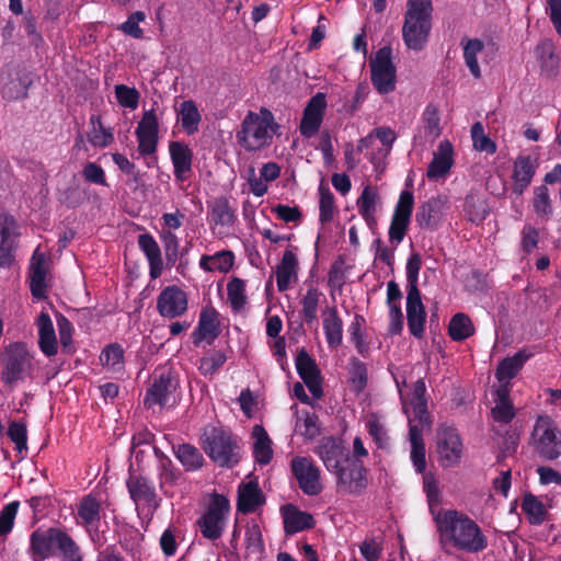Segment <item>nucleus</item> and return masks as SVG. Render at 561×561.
I'll return each mask as SVG.
<instances>
[{"instance_id": "0e129e2a", "label": "nucleus", "mask_w": 561, "mask_h": 561, "mask_svg": "<svg viewBox=\"0 0 561 561\" xmlns=\"http://www.w3.org/2000/svg\"><path fill=\"white\" fill-rule=\"evenodd\" d=\"M114 93L117 103L125 108L136 110L139 104L140 93L137 89L130 88L125 84H116L114 87Z\"/></svg>"}, {"instance_id": "6e6552de", "label": "nucleus", "mask_w": 561, "mask_h": 561, "mask_svg": "<svg viewBox=\"0 0 561 561\" xmlns=\"http://www.w3.org/2000/svg\"><path fill=\"white\" fill-rule=\"evenodd\" d=\"M371 82L380 94H388L396 89L397 69L392 62L390 47L380 48L370 59Z\"/></svg>"}, {"instance_id": "6ab92c4d", "label": "nucleus", "mask_w": 561, "mask_h": 561, "mask_svg": "<svg viewBox=\"0 0 561 561\" xmlns=\"http://www.w3.org/2000/svg\"><path fill=\"white\" fill-rule=\"evenodd\" d=\"M62 530L49 528L35 530L31 535V551L34 561H44L56 552Z\"/></svg>"}, {"instance_id": "a878e982", "label": "nucleus", "mask_w": 561, "mask_h": 561, "mask_svg": "<svg viewBox=\"0 0 561 561\" xmlns=\"http://www.w3.org/2000/svg\"><path fill=\"white\" fill-rule=\"evenodd\" d=\"M35 325L37 328V343L41 352L47 357L57 355L58 340L50 316L42 311L35 320Z\"/></svg>"}, {"instance_id": "4468645a", "label": "nucleus", "mask_w": 561, "mask_h": 561, "mask_svg": "<svg viewBox=\"0 0 561 561\" xmlns=\"http://www.w3.org/2000/svg\"><path fill=\"white\" fill-rule=\"evenodd\" d=\"M333 473L337 477V488L342 492L356 494L366 488L365 470L357 461L350 459Z\"/></svg>"}, {"instance_id": "4d7b16f0", "label": "nucleus", "mask_w": 561, "mask_h": 561, "mask_svg": "<svg viewBox=\"0 0 561 561\" xmlns=\"http://www.w3.org/2000/svg\"><path fill=\"white\" fill-rule=\"evenodd\" d=\"M463 211L467 218L472 222L482 221L488 214L484 199L472 192L465 198Z\"/></svg>"}, {"instance_id": "e2e57ef3", "label": "nucleus", "mask_w": 561, "mask_h": 561, "mask_svg": "<svg viewBox=\"0 0 561 561\" xmlns=\"http://www.w3.org/2000/svg\"><path fill=\"white\" fill-rule=\"evenodd\" d=\"M471 139L473 148L481 152L493 154L496 152V145L484 133L483 125L477 122L471 127Z\"/></svg>"}, {"instance_id": "09e8293b", "label": "nucleus", "mask_w": 561, "mask_h": 561, "mask_svg": "<svg viewBox=\"0 0 561 561\" xmlns=\"http://www.w3.org/2000/svg\"><path fill=\"white\" fill-rule=\"evenodd\" d=\"M295 433L306 439H313L320 433L318 417L308 410L296 411Z\"/></svg>"}, {"instance_id": "b1692460", "label": "nucleus", "mask_w": 561, "mask_h": 561, "mask_svg": "<svg viewBox=\"0 0 561 561\" xmlns=\"http://www.w3.org/2000/svg\"><path fill=\"white\" fill-rule=\"evenodd\" d=\"M299 261L295 249L289 248L283 253L280 262L275 270L278 291H286L298 280Z\"/></svg>"}, {"instance_id": "5701e85b", "label": "nucleus", "mask_w": 561, "mask_h": 561, "mask_svg": "<svg viewBox=\"0 0 561 561\" xmlns=\"http://www.w3.org/2000/svg\"><path fill=\"white\" fill-rule=\"evenodd\" d=\"M16 236L14 218L0 210V267H9L12 264Z\"/></svg>"}, {"instance_id": "49530a36", "label": "nucleus", "mask_w": 561, "mask_h": 561, "mask_svg": "<svg viewBox=\"0 0 561 561\" xmlns=\"http://www.w3.org/2000/svg\"><path fill=\"white\" fill-rule=\"evenodd\" d=\"M174 390V386L169 375H161L154 380L153 385L149 388L145 404L152 407L156 404L164 405L168 402L169 394Z\"/></svg>"}, {"instance_id": "a211bd4d", "label": "nucleus", "mask_w": 561, "mask_h": 561, "mask_svg": "<svg viewBox=\"0 0 561 561\" xmlns=\"http://www.w3.org/2000/svg\"><path fill=\"white\" fill-rule=\"evenodd\" d=\"M455 163V152L453 144L445 139L442 140L433 152V159L428 164L426 176L431 181L445 179Z\"/></svg>"}, {"instance_id": "72a5a7b5", "label": "nucleus", "mask_w": 561, "mask_h": 561, "mask_svg": "<svg viewBox=\"0 0 561 561\" xmlns=\"http://www.w3.org/2000/svg\"><path fill=\"white\" fill-rule=\"evenodd\" d=\"M138 245L148 260L150 277L153 279L160 277L163 270V261L158 242L151 234L144 233L138 237Z\"/></svg>"}, {"instance_id": "f3484780", "label": "nucleus", "mask_w": 561, "mask_h": 561, "mask_svg": "<svg viewBox=\"0 0 561 561\" xmlns=\"http://www.w3.org/2000/svg\"><path fill=\"white\" fill-rule=\"evenodd\" d=\"M126 485L138 511H152L157 507L156 491L148 479L130 473Z\"/></svg>"}, {"instance_id": "cd10ccee", "label": "nucleus", "mask_w": 561, "mask_h": 561, "mask_svg": "<svg viewBox=\"0 0 561 561\" xmlns=\"http://www.w3.org/2000/svg\"><path fill=\"white\" fill-rule=\"evenodd\" d=\"M407 317L411 334L421 337L424 332L426 313L421 300L419 289L408 290L407 296Z\"/></svg>"}, {"instance_id": "a18cd8bd", "label": "nucleus", "mask_w": 561, "mask_h": 561, "mask_svg": "<svg viewBox=\"0 0 561 561\" xmlns=\"http://www.w3.org/2000/svg\"><path fill=\"white\" fill-rule=\"evenodd\" d=\"M101 504L100 501L92 496H84L78 505V524L84 527H94L101 518Z\"/></svg>"}, {"instance_id": "680f3d73", "label": "nucleus", "mask_w": 561, "mask_h": 561, "mask_svg": "<svg viewBox=\"0 0 561 561\" xmlns=\"http://www.w3.org/2000/svg\"><path fill=\"white\" fill-rule=\"evenodd\" d=\"M533 207L537 216L542 219H548L552 215V203L549 191L545 185H540L534 190Z\"/></svg>"}, {"instance_id": "20e7f679", "label": "nucleus", "mask_w": 561, "mask_h": 561, "mask_svg": "<svg viewBox=\"0 0 561 561\" xmlns=\"http://www.w3.org/2000/svg\"><path fill=\"white\" fill-rule=\"evenodd\" d=\"M431 0H408L402 38L409 49L421 50L427 43L432 28Z\"/></svg>"}, {"instance_id": "9b49d317", "label": "nucleus", "mask_w": 561, "mask_h": 561, "mask_svg": "<svg viewBox=\"0 0 561 561\" xmlns=\"http://www.w3.org/2000/svg\"><path fill=\"white\" fill-rule=\"evenodd\" d=\"M159 118L154 110L145 111L135 130L139 153L153 154L158 146Z\"/></svg>"}, {"instance_id": "8fccbe9b", "label": "nucleus", "mask_w": 561, "mask_h": 561, "mask_svg": "<svg viewBox=\"0 0 561 561\" xmlns=\"http://www.w3.org/2000/svg\"><path fill=\"white\" fill-rule=\"evenodd\" d=\"M88 140L92 146L99 148H105L114 140L112 130L103 126L101 117L98 115H92L90 118Z\"/></svg>"}, {"instance_id": "aec40b11", "label": "nucleus", "mask_w": 561, "mask_h": 561, "mask_svg": "<svg viewBox=\"0 0 561 561\" xmlns=\"http://www.w3.org/2000/svg\"><path fill=\"white\" fill-rule=\"evenodd\" d=\"M316 454L323 461L325 468L333 472L341 468L351 458L348 457L342 442L334 437H323L316 448Z\"/></svg>"}, {"instance_id": "338daca9", "label": "nucleus", "mask_w": 561, "mask_h": 561, "mask_svg": "<svg viewBox=\"0 0 561 561\" xmlns=\"http://www.w3.org/2000/svg\"><path fill=\"white\" fill-rule=\"evenodd\" d=\"M319 219L322 224L333 220L335 213L334 196L329 188L320 186L319 188Z\"/></svg>"}, {"instance_id": "ddd939ff", "label": "nucleus", "mask_w": 561, "mask_h": 561, "mask_svg": "<svg viewBox=\"0 0 561 561\" xmlns=\"http://www.w3.org/2000/svg\"><path fill=\"white\" fill-rule=\"evenodd\" d=\"M327 108V96L322 92L314 94L307 103L300 122V134L306 138L313 137L320 129Z\"/></svg>"}, {"instance_id": "2f4dec72", "label": "nucleus", "mask_w": 561, "mask_h": 561, "mask_svg": "<svg viewBox=\"0 0 561 561\" xmlns=\"http://www.w3.org/2000/svg\"><path fill=\"white\" fill-rule=\"evenodd\" d=\"M442 134L439 111L435 105L428 104L421 117L415 139L434 141Z\"/></svg>"}, {"instance_id": "774afa93", "label": "nucleus", "mask_w": 561, "mask_h": 561, "mask_svg": "<svg viewBox=\"0 0 561 561\" xmlns=\"http://www.w3.org/2000/svg\"><path fill=\"white\" fill-rule=\"evenodd\" d=\"M536 51L541 69L549 75L552 73L558 67V57L553 51V45L550 42H543L537 46Z\"/></svg>"}, {"instance_id": "6e6d98bb", "label": "nucleus", "mask_w": 561, "mask_h": 561, "mask_svg": "<svg viewBox=\"0 0 561 561\" xmlns=\"http://www.w3.org/2000/svg\"><path fill=\"white\" fill-rule=\"evenodd\" d=\"M101 364L112 373H121L124 368V351L118 344L107 345L100 355Z\"/></svg>"}, {"instance_id": "864d4df0", "label": "nucleus", "mask_w": 561, "mask_h": 561, "mask_svg": "<svg viewBox=\"0 0 561 561\" xmlns=\"http://www.w3.org/2000/svg\"><path fill=\"white\" fill-rule=\"evenodd\" d=\"M374 137L378 138L382 144L383 148L379 149L378 157L369 156L370 162L375 165L376 169H379L383 165L385 158L389 154L391 147L396 140V133L388 127H379L374 131Z\"/></svg>"}, {"instance_id": "dca6fc26", "label": "nucleus", "mask_w": 561, "mask_h": 561, "mask_svg": "<svg viewBox=\"0 0 561 561\" xmlns=\"http://www.w3.org/2000/svg\"><path fill=\"white\" fill-rule=\"evenodd\" d=\"M426 387L422 379L414 382L412 391L409 394H404L400 389L402 404L405 414L410 417L411 414L417 420V424L422 427L428 425V416L426 412V399H425Z\"/></svg>"}, {"instance_id": "7c9ffc66", "label": "nucleus", "mask_w": 561, "mask_h": 561, "mask_svg": "<svg viewBox=\"0 0 561 561\" xmlns=\"http://www.w3.org/2000/svg\"><path fill=\"white\" fill-rule=\"evenodd\" d=\"M447 207V198L445 196H435L424 203L417 214L416 221L421 227L430 228L436 226Z\"/></svg>"}, {"instance_id": "f8f14e48", "label": "nucleus", "mask_w": 561, "mask_h": 561, "mask_svg": "<svg viewBox=\"0 0 561 561\" xmlns=\"http://www.w3.org/2000/svg\"><path fill=\"white\" fill-rule=\"evenodd\" d=\"M236 214L226 197L215 198L209 205L208 222L214 234L222 238L230 233Z\"/></svg>"}, {"instance_id": "f03ea898", "label": "nucleus", "mask_w": 561, "mask_h": 561, "mask_svg": "<svg viewBox=\"0 0 561 561\" xmlns=\"http://www.w3.org/2000/svg\"><path fill=\"white\" fill-rule=\"evenodd\" d=\"M37 370L38 360L25 343L13 342L0 354V378L4 385L32 382Z\"/></svg>"}, {"instance_id": "c756f323", "label": "nucleus", "mask_w": 561, "mask_h": 561, "mask_svg": "<svg viewBox=\"0 0 561 561\" xmlns=\"http://www.w3.org/2000/svg\"><path fill=\"white\" fill-rule=\"evenodd\" d=\"M536 161L529 156H518L513 164V192L522 195L530 185L536 172Z\"/></svg>"}, {"instance_id": "c9c22d12", "label": "nucleus", "mask_w": 561, "mask_h": 561, "mask_svg": "<svg viewBox=\"0 0 561 561\" xmlns=\"http://www.w3.org/2000/svg\"><path fill=\"white\" fill-rule=\"evenodd\" d=\"M218 334V312L214 308L202 310L197 328L193 333V342L198 345L203 341H213Z\"/></svg>"}, {"instance_id": "473e14b6", "label": "nucleus", "mask_w": 561, "mask_h": 561, "mask_svg": "<svg viewBox=\"0 0 561 561\" xmlns=\"http://www.w3.org/2000/svg\"><path fill=\"white\" fill-rule=\"evenodd\" d=\"M176 119L185 134L192 136L199 129L202 114L193 100H185L175 107Z\"/></svg>"}, {"instance_id": "79ce46f5", "label": "nucleus", "mask_w": 561, "mask_h": 561, "mask_svg": "<svg viewBox=\"0 0 561 561\" xmlns=\"http://www.w3.org/2000/svg\"><path fill=\"white\" fill-rule=\"evenodd\" d=\"M253 455L260 465H267L273 458L272 440L265 428L256 424L252 428Z\"/></svg>"}, {"instance_id": "a19ab883", "label": "nucleus", "mask_w": 561, "mask_h": 561, "mask_svg": "<svg viewBox=\"0 0 561 561\" xmlns=\"http://www.w3.org/2000/svg\"><path fill=\"white\" fill-rule=\"evenodd\" d=\"M234 264V254L229 250L218 251L215 254L201 256L198 266L206 273H228Z\"/></svg>"}, {"instance_id": "393cba45", "label": "nucleus", "mask_w": 561, "mask_h": 561, "mask_svg": "<svg viewBox=\"0 0 561 561\" xmlns=\"http://www.w3.org/2000/svg\"><path fill=\"white\" fill-rule=\"evenodd\" d=\"M463 60L470 73L479 79L481 77L480 62H486L490 56L491 46L485 45L478 38H463L461 41Z\"/></svg>"}, {"instance_id": "bf43d9fd", "label": "nucleus", "mask_w": 561, "mask_h": 561, "mask_svg": "<svg viewBox=\"0 0 561 561\" xmlns=\"http://www.w3.org/2000/svg\"><path fill=\"white\" fill-rule=\"evenodd\" d=\"M322 293L314 287L308 288L301 299V312L307 323H312L317 320L318 306Z\"/></svg>"}, {"instance_id": "e433bc0d", "label": "nucleus", "mask_w": 561, "mask_h": 561, "mask_svg": "<svg viewBox=\"0 0 561 561\" xmlns=\"http://www.w3.org/2000/svg\"><path fill=\"white\" fill-rule=\"evenodd\" d=\"M321 318L327 343L331 347H337L343 340V321L336 308L327 307L323 309Z\"/></svg>"}, {"instance_id": "1a4fd4ad", "label": "nucleus", "mask_w": 561, "mask_h": 561, "mask_svg": "<svg viewBox=\"0 0 561 561\" xmlns=\"http://www.w3.org/2000/svg\"><path fill=\"white\" fill-rule=\"evenodd\" d=\"M290 468L299 488L307 495H318L323 485L320 469L313 460L304 456H296L290 461Z\"/></svg>"}, {"instance_id": "ea45409f", "label": "nucleus", "mask_w": 561, "mask_h": 561, "mask_svg": "<svg viewBox=\"0 0 561 561\" xmlns=\"http://www.w3.org/2000/svg\"><path fill=\"white\" fill-rule=\"evenodd\" d=\"M529 356L525 351H519L513 356L504 358L495 371L499 386H506L510 389V381L518 374Z\"/></svg>"}, {"instance_id": "412c9836", "label": "nucleus", "mask_w": 561, "mask_h": 561, "mask_svg": "<svg viewBox=\"0 0 561 561\" xmlns=\"http://www.w3.org/2000/svg\"><path fill=\"white\" fill-rule=\"evenodd\" d=\"M437 453L443 466H454L459 461L462 455V443L455 430L445 428L438 433Z\"/></svg>"}, {"instance_id": "7ed1b4c3", "label": "nucleus", "mask_w": 561, "mask_h": 561, "mask_svg": "<svg viewBox=\"0 0 561 561\" xmlns=\"http://www.w3.org/2000/svg\"><path fill=\"white\" fill-rule=\"evenodd\" d=\"M278 127L270 110L250 111L237 131V140L245 151H260L272 144Z\"/></svg>"}, {"instance_id": "39448f33", "label": "nucleus", "mask_w": 561, "mask_h": 561, "mask_svg": "<svg viewBox=\"0 0 561 561\" xmlns=\"http://www.w3.org/2000/svg\"><path fill=\"white\" fill-rule=\"evenodd\" d=\"M202 445L205 453L219 466L230 467L237 462V446L225 430L215 426L205 427Z\"/></svg>"}, {"instance_id": "f257e3e1", "label": "nucleus", "mask_w": 561, "mask_h": 561, "mask_svg": "<svg viewBox=\"0 0 561 561\" xmlns=\"http://www.w3.org/2000/svg\"><path fill=\"white\" fill-rule=\"evenodd\" d=\"M434 520L443 547L450 543L459 550L477 553L488 546V539L479 525L463 513L455 510H439Z\"/></svg>"}, {"instance_id": "603ef678", "label": "nucleus", "mask_w": 561, "mask_h": 561, "mask_svg": "<svg viewBox=\"0 0 561 561\" xmlns=\"http://www.w3.org/2000/svg\"><path fill=\"white\" fill-rule=\"evenodd\" d=\"M0 89L4 98L14 100L25 94L26 85L18 72L8 71L0 75Z\"/></svg>"}, {"instance_id": "4c0bfd02", "label": "nucleus", "mask_w": 561, "mask_h": 561, "mask_svg": "<svg viewBox=\"0 0 561 561\" xmlns=\"http://www.w3.org/2000/svg\"><path fill=\"white\" fill-rule=\"evenodd\" d=\"M265 502L264 495L254 481L242 483L238 490V510L249 514Z\"/></svg>"}, {"instance_id": "2eb2a0df", "label": "nucleus", "mask_w": 561, "mask_h": 561, "mask_svg": "<svg viewBox=\"0 0 561 561\" xmlns=\"http://www.w3.org/2000/svg\"><path fill=\"white\" fill-rule=\"evenodd\" d=\"M187 296L180 287L172 285L165 287L158 296L157 310L160 316L173 319L187 310Z\"/></svg>"}, {"instance_id": "58836bf2", "label": "nucleus", "mask_w": 561, "mask_h": 561, "mask_svg": "<svg viewBox=\"0 0 561 561\" xmlns=\"http://www.w3.org/2000/svg\"><path fill=\"white\" fill-rule=\"evenodd\" d=\"M494 407L492 416L496 422L508 423L515 416L513 403L510 399V389L506 386H499L492 391Z\"/></svg>"}, {"instance_id": "9d476101", "label": "nucleus", "mask_w": 561, "mask_h": 561, "mask_svg": "<svg viewBox=\"0 0 561 561\" xmlns=\"http://www.w3.org/2000/svg\"><path fill=\"white\" fill-rule=\"evenodd\" d=\"M413 205V194L409 191H402L389 227L388 233L391 243L397 245L403 240L412 215Z\"/></svg>"}, {"instance_id": "4be33fe9", "label": "nucleus", "mask_w": 561, "mask_h": 561, "mask_svg": "<svg viewBox=\"0 0 561 561\" xmlns=\"http://www.w3.org/2000/svg\"><path fill=\"white\" fill-rule=\"evenodd\" d=\"M169 154L173 165V174L176 181L184 182L192 174L193 151L188 145L182 141H170Z\"/></svg>"}, {"instance_id": "de8ad7c7", "label": "nucleus", "mask_w": 561, "mask_h": 561, "mask_svg": "<svg viewBox=\"0 0 561 561\" xmlns=\"http://www.w3.org/2000/svg\"><path fill=\"white\" fill-rule=\"evenodd\" d=\"M227 299L232 311L244 310L248 304L247 282L237 276L231 277L227 283Z\"/></svg>"}, {"instance_id": "c85d7f7f", "label": "nucleus", "mask_w": 561, "mask_h": 561, "mask_svg": "<svg viewBox=\"0 0 561 561\" xmlns=\"http://www.w3.org/2000/svg\"><path fill=\"white\" fill-rule=\"evenodd\" d=\"M296 368L312 396L319 399L322 394L319 370L314 360L307 352L301 351L296 358Z\"/></svg>"}, {"instance_id": "bb28decb", "label": "nucleus", "mask_w": 561, "mask_h": 561, "mask_svg": "<svg viewBox=\"0 0 561 561\" xmlns=\"http://www.w3.org/2000/svg\"><path fill=\"white\" fill-rule=\"evenodd\" d=\"M47 270L48 267L46 255L37 248L33 253L30 265V287L32 295L38 299L46 296Z\"/></svg>"}, {"instance_id": "13d9d810", "label": "nucleus", "mask_w": 561, "mask_h": 561, "mask_svg": "<svg viewBox=\"0 0 561 561\" xmlns=\"http://www.w3.org/2000/svg\"><path fill=\"white\" fill-rule=\"evenodd\" d=\"M522 510L527 515V518L531 524H541L545 519L546 507L542 502L533 494H526L524 496Z\"/></svg>"}, {"instance_id": "423d86ee", "label": "nucleus", "mask_w": 561, "mask_h": 561, "mask_svg": "<svg viewBox=\"0 0 561 561\" xmlns=\"http://www.w3.org/2000/svg\"><path fill=\"white\" fill-rule=\"evenodd\" d=\"M531 443L536 451L548 460L561 456V432L548 415H540L534 426Z\"/></svg>"}, {"instance_id": "69168bd1", "label": "nucleus", "mask_w": 561, "mask_h": 561, "mask_svg": "<svg viewBox=\"0 0 561 561\" xmlns=\"http://www.w3.org/2000/svg\"><path fill=\"white\" fill-rule=\"evenodd\" d=\"M61 556V561H82L79 546L65 531L61 533L58 548L56 549Z\"/></svg>"}, {"instance_id": "37998d69", "label": "nucleus", "mask_w": 561, "mask_h": 561, "mask_svg": "<svg viewBox=\"0 0 561 561\" xmlns=\"http://www.w3.org/2000/svg\"><path fill=\"white\" fill-rule=\"evenodd\" d=\"M365 428L378 448L389 447V435L386 419L378 413H368L364 417Z\"/></svg>"}, {"instance_id": "3c124183", "label": "nucleus", "mask_w": 561, "mask_h": 561, "mask_svg": "<svg viewBox=\"0 0 561 561\" xmlns=\"http://www.w3.org/2000/svg\"><path fill=\"white\" fill-rule=\"evenodd\" d=\"M378 199V193L371 186H365L360 196L357 199V208L360 216L367 222L368 226L375 224L376 204Z\"/></svg>"}, {"instance_id": "f704fd0d", "label": "nucleus", "mask_w": 561, "mask_h": 561, "mask_svg": "<svg viewBox=\"0 0 561 561\" xmlns=\"http://www.w3.org/2000/svg\"><path fill=\"white\" fill-rule=\"evenodd\" d=\"M282 515L285 533L289 535L309 529L314 525L311 514L302 512L291 504L282 507Z\"/></svg>"}, {"instance_id": "0eeeda50", "label": "nucleus", "mask_w": 561, "mask_h": 561, "mask_svg": "<svg viewBox=\"0 0 561 561\" xmlns=\"http://www.w3.org/2000/svg\"><path fill=\"white\" fill-rule=\"evenodd\" d=\"M230 512L228 499L220 494H214L205 514L198 519L202 535L210 540L221 537Z\"/></svg>"}, {"instance_id": "052dcab7", "label": "nucleus", "mask_w": 561, "mask_h": 561, "mask_svg": "<svg viewBox=\"0 0 561 561\" xmlns=\"http://www.w3.org/2000/svg\"><path fill=\"white\" fill-rule=\"evenodd\" d=\"M175 456L186 470H196L203 465V456L199 450L188 444L180 445Z\"/></svg>"}, {"instance_id": "5fc2aeb1", "label": "nucleus", "mask_w": 561, "mask_h": 561, "mask_svg": "<svg viewBox=\"0 0 561 561\" xmlns=\"http://www.w3.org/2000/svg\"><path fill=\"white\" fill-rule=\"evenodd\" d=\"M448 331L454 341H462L474 333V327L467 314L457 313L451 318Z\"/></svg>"}, {"instance_id": "c03bdc74", "label": "nucleus", "mask_w": 561, "mask_h": 561, "mask_svg": "<svg viewBox=\"0 0 561 561\" xmlns=\"http://www.w3.org/2000/svg\"><path fill=\"white\" fill-rule=\"evenodd\" d=\"M423 428L424 427L414 424L413 421L410 420L409 437L411 443V460L417 472L424 471L426 466L425 446L422 436Z\"/></svg>"}]
</instances>
